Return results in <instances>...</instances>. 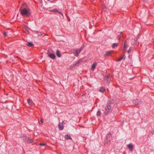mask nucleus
<instances>
[{
	"instance_id": "17",
	"label": "nucleus",
	"mask_w": 154,
	"mask_h": 154,
	"mask_svg": "<svg viewBox=\"0 0 154 154\" xmlns=\"http://www.w3.org/2000/svg\"><path fill=\"white\" fill-rule=\"evenodd\" d=\"M26 45L29 47H32L33 46L34 44L32 42H28L26 44Z\"/></svg>"
},
{
	"instance_id": "11",
	"label": "nucleus",
	"mask_w": 154,
	"mask_h": 154,
	"mask_svg": "<svg viewBox=\"0 0 154 154\" xmlns=\"http://www.w3.org/2000/svg\"><path fill=\"white\" fill-rule=\"evenodd\" d=\"M111 51H107L106 53V54H104V56L105 57H107L108 56L111 55Z\"/></svg>"
},
{
	"instance_id": "2",
	"label": "nucleus",
	"mask_w": 154,
	"mask_h": 154,
	"mask_svg": "<svg viewBox=\"0 0 154 154\" xmlns=\"http://www.w3.org/2000/svg\"><path fill=\"white\" fill-rule=\"evenodd\" d=\"M112 104L111 101L109 100L107 102V103L106 105L105 110L104 112V113L106 115H107L109 113L111 109V105Z\"/></svg>"
},
{
	"instance_id": "13",
	"label": "nucleus",
	"mask_w": 154,
	"mask_h": 154,
	"mask_svg": "<svg viewBox=\"0 0 154 154\" xmlns=\"http://www.w3.org/2000/svg\"><path fill=\"white\" fill-rule=\"evenodd\" d=\"M97 64V63L96 62H95L93 63L91 68V69L93 71L94 70V69L96 68Z\"/></svg>"
},
{
	"instance_id": "23",
	"label": "nucleus",
	"mask_w": 154,
	"mask_h": 154,
	"mask_svg": "<svg viewBox=\"0 0 154 154\" xmlns=\"http://www.w3.org/2000/svg\"><path fill=\"white\" fill-rule=\"evenodd\" d=\"M101 114V112L100 111V110L99 109L97 113V116H100Z\"/></svg>"
},
{
	"instance_id": "29",
	"label": "nucleus",
	"mask_w": 154,
	"mask_h": 154,
	"mask_svg": "<svg viewBox=\"0 0 154 154\" xmlns=\"http://www.w3.org/2000/svg\"><path fill=\"white\" fill-rule=\"evenodd\" d=\"M131 49H129L128 50V53H130V52H131Z\"/></svg>"
},
{
	"instance_id": "15",
	"label": "nucleus",
	"mask_w": 154,
	"mask_h": 154,
	"mask_svg": "<svg viewBox=\"0 0 154 154\" xmlns=\"http://www.w3.org/2000/svg\"><path fill=\"white\" fill-rule=\"evenodd\" d=\"M51 11L52 12H54L58 13L59 14H61L62 15H63V14L62 13V12L61 11H59L58 10H57V9H54L52 10Z\"/></svg>"
},
{
	"instance_id": "20",
	"label": "nucleus",
	"mask_w": 154,
	"mask_h": 154,
	"mask_svg": "<svg viewBox=\"0 0 154 154\" xmlns=\"http://www.w3.org/2000/svg\"><path fill=\"white\" fill-rule=\"evenodd\" d=\"M22 137H23V140L26 142V138H27L28 137H27L26 136V135H23Z\"/></svg>"
},
{
	"instance_id": "10",
	"label": "nucleus",
	"mask_w": 154,
	"mask_h": 154,
	"mask_svg": "<svg viewBox=\"0 0 154 154\" xmlns=\"http://www.w3.org/2000/svg\"><path fill=\"white\" fill-rule=\"evenodd\" d=\"M127 146L130 151H131L133 149L134 146L132 144H129L127 145Z\"/></svg>"
},
{
	"instance_id": "12",
	"label": "nucleus",
	"mask_w": 154,
	"mask_h": 154,
	"mask_svg": "<svg viewBox=\"0 0 154 154\" xmlns=\"http://www.w3.org/2000/svg\"><path fill=\"white\" fill-rule=\"evenodd\" d=\"M109 76L108 75H106L104 77V80H106L107 82H109L110 80L109 79Z\"/></svg>"
},
{
	"instance_id": "7",
	"label": "nucleus",
	"mask_w": 154,
	"mask_h": 154,
	"mask_svg": "<svg viewBox=\"0 0 154 154\" xmlns=\"http://www.w3.org/2000/svg\"><path fill=\"white\" fill-rule=\"evenodd\" d=\"M133 103L136 105H138L141 103L140 101H139L138 99L133 100Z\"/></svg>"
},
{
	"instance_id": "26",
	"label": "nucleus",
	"mask_w": 154,
	"mask_h": 154,
	"mask_svg": "<svg viewBox=\"0 0 154 154\" xmlns=\"http://www.w3.org/2000/svg\"><path fill=\"white\" fill-rule=\"evenodd\" d=\"M4 35L5 37H6L7 36V35L6 32H4Z\"/></svg>"
},
{
	"instance_id": "6",
	"label": "nucleus",
	"mask_w": 154,
	"mask_h": 154,
	"mask_svg": "<svg viewBox=\"0 0 154 154\" xmlns=\"http://www.w3.org/2000/svg\"><path fill=\"white\" fill-rule=\"evenodd\" d=\"M26 138V142L31 143L33 142V140L29 137H28L27 138Z\"/></svg>"
},
{
	"instance_id": "16",
	"label": "nucleus",
	"mask_w": 154,
	"mask_h": 154,
	"mask_svg": "<svg viewBox=\"0 0 154 154\" xmlns=\"http://www.w3.org/2000/svg\"><path fill=\"white\" fill-rule=\"evenodd\" d=\"M99 91L101 93L105 91V88L103 87H101L99 89Z\"/></svg>"
},
{
	"instance_id": "14",
	"label": "nucleus",
	"mask_w": 154,
	"mask_h": 154,
	"mask_svg": "<svg viewBox=\"0 0 154 154\" xmlns=\"http://www.w3.org/2000/svg\"><path fill=\"white\" fill-rule=\"evenodd\" d=\"M56 54L58 57H61V55L60 53V51L59 50H57L56 51Z\"/></svg>"
},
{
	"instance_id": "24",
	"label": "nucleus",
	"mask_w": 154,
	"mask_h": 154,
	"mask_svg": "<svg viewBox=\"0 0 154 154\" xmlns=\"http://www.w3.org/2000/svg\"><path fill=\"white\" fill-rule=\"evenodd\" d=\"M124 55L120 57L119 59H117L118 61H121L123 58V56Z\"/></svg>"
},
{
	"instance_id": "32",
	"label": "nucleus",
	"mask_w": 154,
	"mask_h": 154,
	"mask_svg": "<svg viewBox=\"0 0 154 154\" xmlns=\"http://www.w3.org/2000/svg\"><path fill=\"white\" fill-rule=\"evenodd\" d=\"M23 5H24V4H23V5H22V6H23Z\"/></svg>"
},
{
	"instance_id": "18",
	"label": "nucleus",
	"mask_w": 154,
	"mask_h": 154,
	"mask_svg": "<svg viewBox=\"0 0 154 154\" xmlns=\"http://www.w3.org/2000/svg\"><path fill=\"white\" fill-rule=\"evenodd\" d=\"M65 138L66 140H72V138L68 134H66L65 135Z\"/></svg>"
},
{
	"instance_id": "22",
	"label": "nucleus",
	"mask_w": 154,
	"mask_h": 154,
	"mask_svg": "<svg viewBox=\"0 0 154 154\" xmlns=\"http://www.w3.org/2000/svg\"><path fill=\"white\" fill-rule=\"evenodd\" d=\"M122 33V32H121L120 33V34L118 35V39L119 40H120V39L121 38Z\"/></svg>"
},
{
	"instance_id": "30",
	"label": "nucleus",
	"mask_w": 154,
	"mask_h": 154,
	"mask_svg": "<svg viewBox=\"0 0 154 154\" xmlns=\"http://www.w3.org/2000/svg\"><path fill=\"white\" fill-rule=\"evenodd\" d=\"M41 122H42V123H43V119H41Z\"/></svg>"
},
{
	"instance_id": "28",
	"label": "nucleus",
	"mask_w": 154,
	"mask_h": 154,
	"mask_svg": "<svg viewBox=\"0 0 154 154\" xmlns=\"http://www.w3.org/2000/svg\"><path fill=\"white\" fill-rule=\"evenodd\" d=\"M82 50V48H81V49H79V52L80 53Z\"/></svg>"
},
{
	"instance_id": "25",
	"label": "nucleus",
	"mask_w": 154,
	"mask_h": 154,
	"mask_svg": "<svg viewBox=\"0 0 154 154\" xmlns=\"http://www.w3.org/2000/svg\"><path fill=\"white\" fill-rule=\"evenodd\" d=\"M80 63V62L79 61H78V62H77L75 64V66H79Z\"/></svg>"
},
{
	"instance_id": "8",
	"label": "nucleus",
	"mask_w": 154,
	"mask_h": 154,
	"mask_svg": "<svg viewBox=\"0 0 154 154\" xmlns=\"http://www.w3.org/2000/svg\"><path fill=\"white\" fill-rule=\"evenodd\" d=\"M48 56L53 59H54L56 57V56L55 54L53 53H51L48 54Z\"/></svg>"
},
{
	"instance_id": "27",
	"label": "nucleus",
	"mask_w": 154,
	"mask_h": 154,
	"mask_svg": "<svg viewBox=\"0 0 154 154\" xmlns=\"http://www.w3.org/2000/svg\"><path fill=\"white\" fill-rule=\"evenodd\" d=\"M45 145V144L43 143H40V145L41 146H44Z\"/></svg>"
},
{
	"instance_id": "31",
	"label": "nucleus",
	"mask_w": 154,
	"mask_h": 154,
	"mask_svg": "<svg viewBox=\"0 0 154 154\" xmlns=\"http://www.w3.org/2000/svg\"><path fill=\"white\" fill-rule=\"evenodd\" d=\"M143 0V1L145 2L146 0Z\"/></svg>"
},
{
	"instance_id": "1",
	"label": "nucleus",
	"mask_w": 154,
	"mask_h": 154,
	"mask_svg": "<svg viewBox=\"0 0 154 154\" xmlns=\"http://www.w3.org/2000/svg\"><path fill=\"white\" fill-rule=\"evenodd\" d=\"M22 7H21L20 11L21 14L23 16H26L27 17H29L31 15L30 10L29 9H26L25 8L22 9Z\"/></svg>"
},
{
	"instance_id": "9",
	"label": "nucleus",
	"mask_w": 154,
	"mask_h": 154,
	"mask_svg": "<svg viewBox=\"0 0 154 154\" xmlns=\"http://www.w3.org/2000/svg\"><path fill=\"white\" fill-rule=\"evenodd\" d=\"M128 47V45L127 43V42L126 41H125L124 43V47H123V50L126 51L127 48Z\"/></svg>"
},
{
	"instance_id": "19",
	"label": "nucleus",
	"mask_w": 154,
	"mask_h": 154,
	"mask_svg": "<svg viewBox=\"0 0 154 154\" xmlns=\"http://www.w3.org/2000/svg\"><path fill=\"white\" fill-rule=\"evenodd\" d=\"M118 44L117 43H113L112 46V47L113 48H114L115 47H117L118 46Z\"/></svg>"
},
{
	"instance_id": "3",
	"label": "nucleus",
	"mask_w": 154,
	"mask_h": 154,
	"mask_svg": "<svg viewBox=\"0 0 154 154\" xmlns=\"http://www.w3.org/2000/svg\"><path fill=\"white\" fill-rule=\"evenodd\" d=\"M112 137V134L111 133H109L106 135V139L107 140L106 142L107 143H109L110 141V139Z\"/></svg>"
},
{
	"instance_id": "4",
	"label": "nucleus",
	"mask_w": 154,
	"mask_h": 154,
	"mask_svg": "<svg viewBox=\"0 0 154 154\" xmlns=\"http://www.w3.org/2000/svg\"><path fill=\"white\" fill-rule=\"evenodd\" d=\"M73 53L74 55L76 57H78L80 53L79 52V49L74 50L73 51Z\"/></svg>"
},
{
	"instance_id": "21",
	"label": "nucleus",
	"mask_w": 154,
	"mask_h": 154,
	"mask_svg": "<svg viewBox=\"0 0 154 154\" xmlns=\"http://www.w3.org/2000/svg\"><path fill=\"white\" fill-rule=\"evenodd\" d=\"M27 102L29 105H31L32 103V101L30 99H28Z\"/></svg>"
},
{
	"instance_id": "5",
	"label": "nucleus",
	"mask_w": 154,
	"mask_h": 154,
	"mask_svg": "<svg viewBox=\"0 0 154 154\" xmlns=\"http://www.w3.org/2000/svg\"><path fill=\"white\" fill-rule=\"evenodd\" d=\"M64 123V122L63 121L61 124L60 123H59L58 124V126L59 127V129L60 130H62L63 129L64 126L63 125V124Z\"/></svg>"
}]
</instances>
